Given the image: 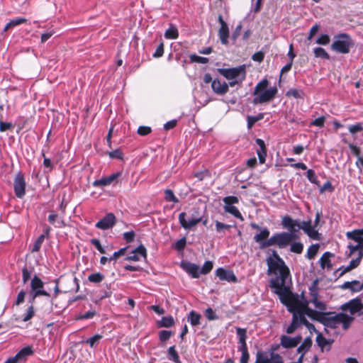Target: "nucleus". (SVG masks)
<instances>
[{"label":"nucleus","instance_id":"69168bd1","mask_svg":"<svg viewBox=\"0 0 363 363\" xmlns=\"http://www.w3.org/2000/svg\"><path fill=\"white\" fill-rule=\"evenodd\" d=\"M172 334L171 331L161 330L159 332V339L161 342H165L170 338Z\"/></svg>","mask_w":363,"mask_h":363},{"label":"nucleus","instance_id":"864d4df0","mask_svg":"<svg viewBox=\"0 0 363 363\" xmlns=\"http://www.w3.org/2000/svg\"><path fill=\"white\" fill-rule=\"evenodd\" d=\"M360 264V262L357 259H352L350 262L348 266H347L343 271L341 272L340 275L343 274L344 273L349 272L359 266Z\"/></svg>","mask_w":363,"mask_h":363},{"label":"nucleus","instance_id":"49530a36","mask_svg":"<svg viewBox=\"0 0 363 363\" xmlns=\"http://www.w3.org/2000/svg\"><path fill=\"white\" fill-rule=\"evenodd\" d=\"M104 279V276L100 272L93 273L88 276V281L94 284L101 282Z\"/></svg>","mask_w":363,"mask_h":363},{"label":"nucleus","instance_id":"79ce46f5","mask_svg":"<svg viewBox=\"0 0 363 363\" xmlns=\"http://www.w3.org/2000/svg\"><path fill=\"white\" fill-rule=\"evenodd\" d=\"M316 342L322 350L326 345L331 344V341L330 340L326 339L320 333H318V335L316 336Z\"/></svg>","mask_w":363,"mask_h":363},{"label":"nucleus","instance_id":"13d9d810","mask_svg":"<svg viewBox=\"0 0 363 363\" xmlns=\"http://www.w3.org/2000/svg\"><path fill=\"white\" fill-rule=\"evenodd\" d=\"M26 295V291L24 289L21 290L17 295V297L14 302V305L19 306V305L22 304L25 301Z\"/></svg>","mask_w":363,"mask_h":363},{"label":"nucleus","instance_id":"58836bf2","mask_svg":"<svg viewBox=\"0 0 363 363\" xmlns=\"http://www.w3.org/2000/svg\"><path fill=\"white\" fill-rule=\"evenodd\" d=\"M269 85V82L267 79H263L259 83L257 84L254 89L253 95H257L259 93L264 91V90H267V86Z\"/></svg>","mask_w":363,"mask_h":363},{"label":"nucleus","instance_id":"680f3d73","mask_svg":"<svg viewBox=\"0 0 363 363\" xmlns=\"http://www.w3.org/2000/svg\"><path fill=\"white\" fill-rule=\"evenodd\" d=\"M96 315V312L95 311H89L85 313L80 314L77 318V320H87L91 319Z\"/></svg>","mask_w":363,"mask_h":363},{"label":"nucleus","instance_id":"8fccbe9b","mask_svg":"<svg viewBox=\"0 0 363 363\" xmlns=\"http://www.w3.org/2000/svg\"><path fill=\"white\" fill-rule=\"evenodd\" d=\"M303 250V245L301 242H295L290 244V251L294 253L301 254Z\"/></svg>","mask_w":363,"mask_h":363},{"label":"nucleus","instance_id":"2f4dec72","mask_svg":"<svg viewBox=\"0 0 363 363\" xmlns=\"http://www.w3.org/2000/svg\"><path fill=\"white\" fill-rule=\"evenodd\" d=\"M164 37L167 39H177L179 37V31L177 28L170 24L168 29L164 32Z\"/></svg>","mask_w":363,"mask_h":363},{"label":"nucleus","instance_id":"7c9ffc66","mask_svg":"<svg viewBox=\"0 0 363 363\" xmlns=\"http://www.w3.org/2000/svg\"><path fill=\"white\" fill-rule=\"evenodd\" d=\"M311 295L312 296V298L310 301V302L313 303L315 308L318 309V310H320V311L325 310L326 307H325V303L323 302L319 301L318 298V293H317V291H311Z\"/></svg>","mask_w":363,"mask_h":363},{"label":"nucleus","instance_id":"4be33fe9","mask_svg":"<svg viewBox=\"0 0 363 363\" xmlns=\"http://www.w3.org/2000/svg\"><path fill=\"white\" fill-rule=\"evenodd\" d=\"M301 339L302 337L300 335L294 337L282 335L280 343L284 348L289 349L296 347L301 341Z\"/></svg>","mask_w":363,"mask_h":363},{"label":"nucleus","instance_id":"0eeeda50","mask_svg":"<svg viewBox=\"0 0 363 363\" xmlns=\"http://www.w3.org/2000/svg\"><path fill=\"white\" fill-rule=\"evenodd\" d=\"M178 219L179 224L184 230H190L202 221V216L199 214L198 211H196L187 219L186 213L182 212L179 214Z\"/></svg>","mask_w":363,"mask_h":363},{"label":"nucleus","instance_id":"c756f323","mask_svg":"<svg viewBox=\"0 0 363 363\" xmlns=\"http://www.w3.org/2000/svg\"><path fill=\"white\" fill-rule=\"evenodd\" d=\"M295 311H299L302 312L303 317H306V315L308 316H311L312 313H315V311L308 307L307 301H306L305 303H302L299 301Z\"/></svg>","mask_w":363,"mask_h":363},{"label":"nucleus","instance_id":"4c0bfd02","mask_svg":"<svg viewBox=\"0 0 363 363\" xmlns=\"http://www.w3.org/2000/svg\"><path fill=\"white\" fill-rule=\"evenodd\" d=\"M33 353V350L30 346H26L23 347L17 354V357L21 360H25L27 357L31 355Z\"/></svg>","mask_w":363,"mask_h":363},{"label":"nucleus","instance_id":"0e129e2a","mask_svg":"<svg viewBox=\"0 0 363 363\" xmlns=\"http://www.w3.org/2000/svg\"><path fill=\"white\" fill-rule=\"evenodd\" d=\"M133 253H135L139 255L140 257L146 258L147 257V250L144 245H140L137 248H135Z\"/></svg>","mask_w":363,"mask_h":363},{"label":"nucleus","instance_id":"39448f33","mask_svg":"<svg viewBox=\"0 0 363 363\" xmlns=\"http://www.w3.org/2000/svg\"><path fill=\"white\" fill-rule=\"evenodd\" d=\"M352 45L353 42L350 36L345 33H342L335 36L331 49L339 53L347 54Z\"/></svg>","mask_w":363,"mask_h":363},{"label":"nucleus","instance_id":"338daca9","mask_svg":"<svg viewBox=\"0 0 363 363\" xmlns=\"http://www.w3.org/2000/svg\"><path fill=\"white\" fill-rule=\"evenodd\" d=\"M306 177L312 184H317L318 178L315 172L313 169H309L307 170Z\"/></svg>","mask_w":363,"mask_h":363},{"label":"nucleus","instance_id":"3c124183","mask_svg":"<svg viewBox=\"0 0 363 363\" xmlns=\"http://www.w3.org/2000/svg\"><path fill=\"white\" fill-rule=\"evenodd\" d=\"M45 235H40L37 238V240L35 241L33 247V248L31 250L32 252H38L40 250V249L41 248L42 244H43V242L45 240Z\"/></svg>","mask_w":363,"mask_h":363},{"label":"nucleus","instance_id":"a18cd8bd","mask_svg":"<svg viewBox=\"0 0 363 363\" xmlns=\"http://www.w3.org/2000/svg\"><path fill=\"white\" fill-rule=\"evenodd\" d=\"M216 230L218 233H225V231L229 230L231 228L230 225L223 223L222 222L216 220L215 222Z\"/></svg>","mask_w":363,"mask_h":363},{"label":"nucleus","instance_id":"f8f14e48","mask_svg":"<svg viewBox=\"0 0 363 363\" xmlns=\"http://www.w3.org/2000/svg\"><path fill=\"white\" fill-rule=\"evenodd\" d=\"M26 182L23 174L18 172L14 179L13 190L16 197L22 199L26 194Z\"/></svg>","mask_w":363,"mask_h":363},{"label":"nucleus","instance_id":"2eb2a0df","mask_svg":"<svg viewBox=\"0 0 363 363\" xmlns=\"http://www.w3.org/2000/svg\"><path fill=\"white\" fill-rule=\"evenodd\" d=\"M121 174L122 173L121 172H117L108 177L96 179L93 182V186L95 187H104L111 184H115L117 183L118 178L120 177Z\"/></svg>","mask_w":363,"mask_h":363},{"label":"nucleus","instance_id":"5701e85b","mask_svg":"<svg viewBox=\"0 0 363 363\" xmlns=\"http://www.w3.org/2000/svg\"><path fill=\"white\" fill-rule=\"evenodd\" d=\"M314 228V226H312L311 220H310L307 221L303 220L301 223V229H302L309 238L318 240H320L319 234Z\"/></svg>","mask_w":363,"mask_h":363},{"label":"nucleus","instance_id":"ea45409f","mask_svg":"<svg viewBox=\"0 0 363 363\" xmlns=\"http://www.w3.org/2000/svg\"><path fill=\"white\" fill-rule=\"evenodd\" d=\"M174 320L172 315L164 316L161 320L158 322L159 327L161 328H169L174 325Z\"/></svg>","mask_w":363,"mask_h":363},{"label":"nucleus","instance_id":"4468645a","mask_svg":"<svg viewBox=\"0 0 363 363\" xmlns=\"http://www.w3.org/2000/svg\"><path fill=\"white\" fill-rule=\"evenodd\" d=\"M290 313H292V320L291 324L286 329L287 334L294 333L299 326L303 324L305 318L303 315V313L299 311H294V312Z\"/></svg>","mask_w":363,"mask_h":363},{"label":"nucleus","instance_id":"a211bd4d","mask_svg":"<svg viewBox=\"0 0 363 363\" xmlns=\"http://www.w3.org/2000/svg\"><path fill=\"white\" fill-rule=\"evenodd\" d=\"M115 224L116 216L113 213H108L95 224V227L96 228L105 230L113 228Z\"/></svg>","mask_w":363,"mask_h":363},{"label":"nucleus","instance_id":"f704fd0d","mask_svg":"<svg viewBox=\"0 0 363 363\" xmlns=\"http://www.w3.org/2000/svg\"><path fill=\"white\" fill-rule=\"evenodd\" d=\"M201 315L194 311H190L188 315V321L192 326H197L200 325Z\"/></svg>","mask_w":363,"mask_h":363},{"label":"nucleus","instance_id":"37998d69","mask_svg":"<svg viewBox=\"0 0 363 363\" xmlns=\"http://www.w3.org/2000/svg\"><path fill=\"white\" fill-rule=\"evenodd\" d=\"M314 55L315 57H320L322 59L329 60L330 55L323 48L318 47L313 49Z\"/></svg>","mask_w":363,"mask_h":363},{"label":"nucleus","instance_id":"aec40b11","mask_svg":"<svg viewBox=\"0 0 363 363\" xmlns=\"http://www.w3.org/2000/svg\"><path fill=\"white\" fill-rule=\"evenodd\" d=\"M30 291L38 292L45 296H50V294L43 289L44 282L37 275H35L30 281Z\"/></svg>","mask_w":363,"mask_h":363},{"label":"nucleus","instance_id":"c85d7f7f","mask_svg":"<svg viewBox=\"0 0 363 363\" xmlns=\"http://www.w3.org/2000/svg\"><path fill=\"white\" fill-rule=\"evenodd\" d=\"M333 256V255L330 252H325V253H323V255L319 259V262L322 269H330L332 267L330 257Z\"/></svg>","mask_w":363,"mask_h":363},{"label":"nucleus","instance_id":"6e6d98bb","mask_svg":"<svg viewBox=\"0 0 363 363\" xmlns=\"http://www.w3.org/2000/svg\"><path fill=\"white\" fill-rule=\"evenodd\" d=\"M190 60L192 62H197L200 64H206L208 62V58L192 54L190 55Z\"/></svg>","mask_w":363,"mask_h":363},{"label":"nucleus","instance_id":"1a4fd4ad","mask_svg":"<svg viewBox=\"0 0 363 363\" xmlns=\"http://www.w3.org/2000/svg\"><path fill=\"white\" fill-rule=\"evenodd\" d=\"M224 203L223 209L225 213H230L240 220H244V218L238 208L234 204L239 203V199L235 196H228L223 199Z\"/></svg>","mask_w":363,"mask_h":363},{"label":"nucleus","instance_id":"dca6fc26","mask_svg":"<svg viewBox=\"0 0 363 363\" xmlns=\"http://www.w3.org/2000/svg\"><path fill=\"white\" fill-rule=\"evenodd\" d=\"M342 311H348L351 315H354L356 313L361 311L363 309V303L359 298H353L349 302L345 303L341 306Z\"/></svg>","mask_w":363,"mask_h":363},{"label":"nucleus","instance_id":"052dcab7","mask_svg":"<svg viewBox=\"0 0 363 363\" xmlns=\"http://www.w3.org/2000/svg\"><path fill=\"white\" fill-rule=\"evenodd\" d=\"M204 314L208 320H215L218 319V316L216 314L211 308L205 310Z\"/></svg>","mask_w":363,"mask_h":363},{"label":"nucleus","instance_id":"a19ab883","mask_svg":"<svg viewBox=\"0 0 363 363\" xmlns=\"http://www.w3.org/2000/svg\"><path fill=\"white\" fill-rule=\"evenodd\" d=\"M264 113H259L257 116H247V128L250 129L256 122L263 119Z\"/></svg>","mask_w":363,"mask_h":363},{"label":"nucleus","instance_id":"6e6552de","mask_svg":"<svg viewBox=\"0 0 363 363\" xmlns=\"http://www.w3.org/2000/svg\"><path fill=\"white\" fill-rule=\"evenodd\" d=\"M224 203L223 209L225 213H230L240 220H244V218L238 208L234 204L239 203V199L235 196H228L223 199Z\"/></svg>","mask_w":363,"mask_h":363},{"label":"nucleus","instance_id":"4d7b16f0","mask_svg":"<svg viewBox=\"0 0 363 363\" xmlns=\"http://www.w3.org/2000/svg\"><path fill=\"white\" fill-rule=\"evenodd\" d=\"M164 198L167 201H172L174 203L179 202L178 199L176 197L174 192L171 189H167L165 191Z\"/></svg>","mask_w":363,"mask_h":363},{"label":"nucleus","instance_id":"f03ea898","mask_svg":"<svg viewBox=\"0 0 363 363\" xmlns=\"http://www.w3.org/2000/svg\"><path fill=\"white\" fill-rule=\"evenodd\" d=\"M354 318L344 313L334 314L333 313H321L319 314V321L325 327L333 329L342 325V328L347 330L350 326Z\"/></svg>","mask_w":363,"mask_h":363},{"label":"nucleus","instance_id":"ddd939ff","mask_svg":"<svg viewBox=\"0 0 363 363\" xmlns=\"http://www.w3.org/2000/svg\"><path fill=\"white\" fill-rule=\"evenodd\" d=\"M281 225L284 228L289 230L288 233H294V235H298L296 233L301 229L300 221L298 219H293L289 216L282 218Z\"/></svg>","mask_w":363,"mask_h":363},{"label":"nucleus","instance_id":"e433bc0d","mask_svg":"<svg viewBox=\"0 0 363 363\" xmlns=\"http://www.w3.org/2000/svg\"><path fill=\"white\" fill-rule=\"evenodd\" d=\"M311 345L312 340L311 337H306L301 343V345L298 347L297 352L300 354H302V355H304V354L310 349Z\"/></svg>","mask_w":363,"mask_h":363},{"label":"nucleus","instance_id":"a878e982","mask_svg":"<svg viewBox=\"0 0 363 363\" xmlns=\"http://www.w3.org/2000/svg\"><path fill=\"white\" fill-rule=\"evenodd\" d=\"M341 288L343 289H350L352 292H359L363 289V281L360 282L357 280H354L352 281H345L341 286Z\"/></svg>","mask_w":363,"mask_h":363},{"label":"nucleus","instance_id":"bb28decb","mask_svg":"<svg viewBox=\"0 0 363 363\" xmlns=\"http://www.w3.org/2000/svg\"><path fill=\"white\" fill-rule=\"evenodd\" d=\"M346 237L349 240H354L357 243L363 242V228L354 229L346 233Z\"/></svg>","mask_w":363,"mask_h":363},{"label":"nucleus","instance_id":"393cba45","mask_svg":"<svg viewBox=\"0 0 363 363\" xmlns=\"http://www.w3.org/2000/svg\"><path fill=\"white\" fill-rule=\"evenodd\" d=\"M256 143L259 146V149L257 150V154L258 155L259 162L263 164L265 162L267 157V149L264 141L262 139L257 138L256 139Z\"/></svg>","mask_w":363,"mask_h":363},{"label":"nucleus","instance_id":"b1692460","mask_svg":"<svg viewBox=\"0 0 363 363\" xmlns=\"http://www.w3.org/2000/svg\"><path fill=\"white\" fill-rule=\"evenodd\" d=\"M211 88L213 91L218 95H223L228 91V84L225 82H221L218 79L213 80Z\"/></svg>","mask_w":363,"mask_h":363},{"label":"nucleus","instance_id":"20e7f679","mask_svg":"<svg viewBox=\"0 0 363 363\" xmlns=\"http://www.w3.org/2000/svg\"><path fill=\"white\" fill-rule=\"evenodd\" d=\"M298 239V235H294V233H288L287 232H281L274 233L266 243L265 246H277L280 249L286 248L291 242Z\"/></svg>","mask_w":363,"mask_h":363},{"label":"nucleus","instance_id":"c03bdc74","mask_svg":"<svg viewBox=\"0 0 363 363\" xmlns=\"http://www.w3.org/2000/svg\"><path fill=\"white\" fill-rule=\"evenodd\" d=\"M242 28V23H241V22H240L236 26L235 29L233 30V31L232 33V35L230 36V40L232 41V44L233 45H235L236 44V41H237L238 37L240 35Z\"/></svg>","mask_w":363,"mask_h":363},{"label":"nucleus","instance_id":"603ef678","mask_svg":"<svg viewBox=\"0 0 363 363\" xmlns=\"http://www.w3.org/2000/svg\"><path fill=\"white\" fill-rule=\"evenodd\" d=\"M213 269V262L211 261H206L201 269L199 268L200 274H207Z\"/></svg>","mask_w":363,"mask_h":363},{"label":"nucleus","instance_id":"f3484780","mask_svg":"<svg viewBox=\"0 0 363 363\" xmlns=\"http://www.w3.org/2000/svg\"><path fill=\"white\" fill-rule=\"evenodd\" d=\"M269 235V230L267 227H264L262 228L258 233L254 235L253 240L255 242L259 244V248L260 250H264L269 247L265 246V245L268 242Z\"/></svg>","mask_w":363,"mask_h":363},{"label":"nucleus","instance_id":"774afa93","mask_svg":"<svg viewBox=\"0 0 363 363\" xmlns=\"http://www.w3.org/2000/svg\"><path fill=\"white\" fill-rule=\"evenodd\" d=\"M123 152L120 149L114 150L108 152V156L111 159H123Z\"/></svg>","mask_w":363,"mask_h":363},{"label":"nucleus","instance_id":"5fc2aeb1","mask_svg":"<svg viewBox=\"0 0 363 363\" xmlns=\"http://www.w3.org/2000/svg\"><path fill=\"white\" fill-rule=\"evenodd\" d=\"M35 315V309L33 306H29L26 310V313L23 318V322L30 320Z\"/></svg>","mask_w":363,"mask_h":363},{"label":"nucleus","instance_id":"423d86ee","mask_svg":"<svg viewBox=\"0 0 363 363\" xmlns=\"http://www.w3.org/2000/svg\"><path fill=\"white\" fill-rule=\"evenodd\" d=\"M236 333L238 336V351L242 353L240 357V363H248V360L250 358V354L248 352V349L246 343V340L247 338V329L237 328Z\"/></svg>","mask_w":363,"mask_h":363},{"label":"nucleus","instance_id":"6ab92c4d","mask_svg":"<svg viewBox=\"0 0 363 363\" xmlns=\"http://www.w3.org/2000/svg\"><path fill=\"white\" fill-rule=\"evenodd\" d=\"M215 274L220 281H225L230 283L238 282V278L232 270L219 267L216 270Z\"/></svg>","mask_w":363,"mask_h":363},{"label":"nucleus","instance_id":"7ed1b4c3","mask_svg":"<svg viewBox=\"0 0 363 363\" xmlns=\"http://www.w3.org/2000/svg\"><path fill=\"white\" fill-rule=\"evenodd\" d=\"M270 288L279 296L281 303L286 306L289 312L295 311L299 299L297 294H293L286 284H279L277 286H270Z\"/></svg>","mask_w":363,"mask_h":363},{"label":"nucleus","instance_id":"de8ad7c7","mask_svg":"<svg viewBox=\"0 0 363 363\" xmlns=\"http://www.w3.org/2000/svg\"><path fill=\"white\" fill-rule=\"evenodd\" d=\"M102 335L99 334L94 335L90 338L86 339L84 342L88 344L91 348L94 347L102 338Z\"/></svg>","mask_w":363,"mask_h":363},{"label":"nucleus","instance_id":"e2e57ef3","mask_svg":"<svg viewBox=\"0 0 363 363\" xmlns=\"http://www.w3.org/2000/svg\"><path fill=\"white\" fill-rule=\"evenodd\" d=\"M186 244V239L185 237H183L175 242L174 249L177 251H182L184 249Z\"/></svg>","mask_w":363,"mask_h":363},{"label":"nucleus","instance_id":"72a5a7b5","mask_svg":"<svg viewBox=\"0 0 363 363\" xmlns=\"http://www.w3.org/2000/svg\"><path fill=\"white\" fill-rule=\"evenodd\" d=\"M168 359L174 363H181V360L178 352L175 349V346H171L167 350Z\"/></svg>","mask_w":363,"mask_h":363},{"label":"nucleus","instance_id":"c9c22d12","mask_svg":"<svg viewBox=\"0 0 363 363\" xmlns=\"http://www.w3.org/2000/svg\"><path fill=\"white\" fill-rule=\"evenodd\" d=\"M286 96H292L293 98L296 99H303V98L305 96V93L301 89L291 88V89H289L286 91Z\"/></svg>","mask_w":363,"mask_h":363},{"label":"nucleus","instance_id":"cd10ccee","mask_svg":"<svg viewBox=\"0 0 363 363\" xmlns=\"http://www.w3.org/2000/svg\"><path fill=\"white\" fill-rule=\"evenodd\" d=\"M218 37L222 45H227L229 43V28L228 25L220 26L218 30Z\"/></svg>","mask_w":363,"mask_h":363},{"label":"nucleus","instance_id":"f257e3e1","mask_svg":"<svg viewBox=\"0 0 363 363\" xmlns=\"http://www.w3.org/2000/svg\"><path fill=\"white\" fill-rule=\"evenodd\" d=\"M271 254L266 258L267 274L273 275L269 280V286H277L279 284H286L290 277V270L284 259L275 250H269Z\"/></svg>","mask_w":363,"mask_h":363},{"label":"nucleus","instance_id":"412c9836","mask_svg":"<svg viewBox=\"0 0 363 363\" xmlns=\"http://www.w3.org/2000/svg\"><path fill=\"white\" fill-rule=\"evenodd\" d=\"M180 266L192 278L196 279L199 277V267L197 264L188 261H182Z\"/></svg>","mask_w":363,"mask_h":363},{"label":"nucleus","instance_id":"473e14b6","mask_svg":"<svg viewBox=\"0 0 363 363\" xmlns=\"http://www.w3.org/2000/svg\"><path fill=\"white\" fill-rule=\"evenodd\" d=\"M48 221L54 225L56 228H63L65 226V223L63 220L58 219V215L56 213H52L48 216Z\"/></svg>","mask_w":363,"mask_h":363},{"label":"nucleus","instance_id":"9d476101","mask_svg":"<svg viewBox=\"0 0 363 363\" xmlns=\"http://www.w3.org/2000/svg\"><path fill=\"white\" fill-rule=\"evenodd\" d=\"M219 73L227 79H245V65H240L233 68H222L218 69Z\"/></svg>","mask_w":363,"mask_h":363},{"label":"nucleus","instance_id":"bf43d9fd","mask_svg":"<svg viewBox=\"0 0 363 363\" xmlns=\"http://www.w3.org/2000/svg\"><path fill=\"white\" fill-rule=\"evenodd\" d=\"M330 37L327 34H321L316 40L315 43L319 45H326L330 43Z\"/></svg>","mask_w":363,"mask_h":363},{"label":"nucleus","instance_id":"09e8293b","mask_svg":"<svg viewBox=\"0 0 363 363\" xmlns=\"http://www.w3.org/2000/svg\"><path fill=\"white\" fill-rule=\"evenodd\" d=\"M318 244L311 245L307 250L306 257L309 259H313L318 251Z\"/></svg>","mask_w":363,"mask_h":363},{"label":"nucleus","instance_id":"9b49d317","mask_svg":"<svg viewBox=\"0 0 363 363\" xmlns=\"http://www.w3.org/2000/svg\"><path fill=\"white\" fill-rule=\"evenodd\" d=\"M278 89L276 86L269 87L268 89L254 95L252 104L256 105L269 102L275 98Z\"/></svg>","mask_w":363,"mask_h":363}]
</instances>
